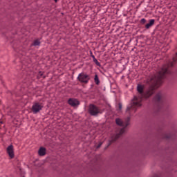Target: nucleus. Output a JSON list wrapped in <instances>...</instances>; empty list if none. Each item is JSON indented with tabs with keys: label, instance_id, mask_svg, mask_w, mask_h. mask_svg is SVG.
I'll return each mask as SVG.
<instances>
[{
	"label": "nucleus",
	"instance_id": "f257e3e1",
	"mask_svg": "<svg viewBox=\"0 0 177 177\" xmlns=\"http://www.w3.org/2000/svg\"><path fill=\"white\" fill-rule=\"evenodd\" d=\"M174 66V64L171 63L170 65L164 66L161 68V70L158 73V74L155 76L153 81L155 82L154 86H151L149 90L146 92V93H143V86L138 84L137 86V91L139 93L140 95L138 97H134V99L132 101L131 104L127 107V111H129L130 110H133L136 111V107H140L142 106V100H143V97L147 99V97H150L152 93H153L154 89L156 88H158L160 85L162 83V80L165 78V75L168 74V67Z\"/></svg>",
	"mask_w": 177,
	"mask_h": 177
},
{
	"label": "nucleus",
	"instance_id": "f03ea898",
	"mask_svg": "<svg viewBox=\"0 0 177 177\" xmlns=\"http://www.w3.org/2000/svg\"><path fill=\"white\" fill-rule=\"evenodd\" d=\"M115 122H116L117 125H118L119 127H122L123 128L121 129V130L119 132V134H117L114 137V138L112 139V142L117 140V139H118L120 138V135H122V133H124L125 128H127V127H128V125H129V122L127 121L124 122V121H122V120L121 118H116Z\"/></svg>",
	"mask_w": 177,
	"mask_h": 177
},
{
	"label": "nucleus",
	"instance_id": "7ed1b4c3",
	"mask_svg": "<svg viewBox=\"0 0 177 177\" xmlns=\"http://www.w3.org/2000/svg\"><path fill=\"white\" fill-rule=\"evenodd\" d=\"M42 107H44V105H42V104L35 102L32 106V113H34V114H37V113H39V111L42 110Z\"/></svg>",
	"mask_w": 177,
	"mask_h": 177
},
{
	"label": "nucleus",
	"instance_id": "20e7f679",
	"mask_svg": "<svg viewBox=\"0 0 177 177\" xmlns=\"http://www.w3.org/2000/svg\"><path fill=\"white\" fill-rule=\"evenodd\" d=\"M77 80L80 82H83L84 84H87V82L89 81V75L84 73H80L77 77Z\"/></svg>",
	"mask_w": 177,
	"mask_h": 177
},
{
	"label": "nucleus",
	"instance_id": "39448f33",
	"mask_svg": "<svg viewBox=\"0 0 177 177\" xmlns=\"http://www.w3.org/2000/svg\"><path fill=\"white\" fill-rule=\"evenodd\" d=\"M88 112L91 115H97L99 114V113H102L97 107H96L95 105L91 104L89 106Z\"/></svg>",
	"mask_w": 177,
	"mask_h": 177
},
{
	"label": "nucleus",
	"instance_id": "423d86ee",
	"mask_svg": "<svg viewBox=\"0 0 177 177\" xmlns=\"http://www.w3.org/2000/svg\"><path fill=\"white\" fill-rule=\"evenodd\" d=\"M7 153L11 158H13L15 157V151L13 150V145H10L7 148Z\"/></svg>",
	"mask_w": 177,
	"mask_h": 177
},
{
	"label": "nucleus",
	"instance_id": "0eeeda50",
	"mask_svg": "<svg viewBox=\"0 0 177 177\" xmlns=\"http://www.w3.org/2000/svg\"><path fill=\"white\" fill-rule=\"evenodd\" d=\"M68 102V104L73 107H75V106H78V104H80V102L76 99H69Z\"/></svg>",
	"mask_w": 177,
	"mask_h": 177
},
{
	"label": "nucleus",
	"instance_id": "6e6552de",
	"mask_svg": "<svg viewBox=\"0 0 177 177\" xmlns=\"http://www.w3.org/2000/svg\"><path fill=\"white\" fill-rule=\"evenodd\" d=\"M39 155L40 156H45L46 154V149L44 147H41L39 149Z\"/></svg>",
	"mask_w": 177,
	"mask_h": 177
},
{
	"label": "nucleus",
	"instance_id": "1a4fd4ad",
	"mask_svg": "<svg viewBox=\"0 0 177 177\" xmlns=\"http://www.w3.org/2000/svg\"><path fill=\"white\" fill-rule=\"evenodd\" d=\"M154 21H155L154 19H151L149 21V23H148L145 25V28L147 29L150 28V27H151V26L154 25Z\"/></svg>",
	"mask_w": 177,
	"mask_h": 177
},
{
	"label": "nucleus",
	"instance_id": "9d476101",
	"mask_svg": "<svg viewBox=\"0 0 177 177\" xmlns=\"http://www.w3.org/2000/svg\"><path fill=\"white\" fill-rule=\"evenodd\" d=\"M161 97H162L161 93H158L156 95L154 99H155L156 102H160L161 100Z\"/></svg>",
	"mask_w": 177,
	"mask_h": 177
},
{
	"label": "nucleus",
	"instance_id": "9b49d317",
	"mask_svg": "<svg viewBox=\"0 0 177 177\" xmlns=\"http://www.w3.org/2000/svg\"><path fill=\"white\" fill-rule=\"evenodd\" d=\"M94 81L97 85H99V84H100V81L99 80V77L97 76V75H95Z\"/></svg>",
	"mask_w": 177,
	"mask_h": 177
},
{
	"label": "nucleus",
	"instance_id": "f8f14e48",
	"mask_svg": "<svg viewBox=\"0 0 177 177\" xmlns=\"http://www.w3.org/2000/svg\"><path fill=\"white\" fill-rule=\"evenodd\" d=\"M93 59L94 63H95L97 66H100V63L99 62V61H97L96 58H95V56H93Z\"/></svg>",
	"mask_w": 177,
	"mask_h": 177
},
{
	"label": "nucleus",
	"instance_id": "ddd939ff",
	"mask_svg": "<svg viewBox=\"0 0 177 177\" xmlns=\"http://www.w3.org/2000/svg\"><path fill=\"white\" fill-rule=\"evenodd\" d=\"M40 44L39 40L37 39L34 41L33 45L34 46H39Z\"/></svg>",
	"mask_w": 177,
	"mask_h": 177
},
{
	"label": "nucleus",
	"instance_id": "4468645a",
	"mask_svg": "<svg viewBox=\"0 0 177 177\" xmlns=\"http://www.w3.org/2000/svg\"><path fill=\"white\" fill-rule=\"evenodd\" d=\"M141 23H142V24H145V23H146V19H141Z\"/></svg>",
	"mask_w": 177,
	"mask_h": 177
},
{
	"label": "nucleus",
	"instance_id": "2eb2a0df",
	"mask_svg": "<svg viewBox=\"0 0 177 177\" xmlns=\"http://www.w3.org/2000/svg\"><path fill=\"white\" fill-rule=\"evenodd\" d=\"M119 109H120V110H121V109H122V105H121V104H119Z\"/></svg>",
	"mask_w": 177,
	"mask_h": 177
},
{
	"label": "nucleus",
	"instance_id": "dca6fc26",
	"mask_svg": "<svg viewBox=\"0 0 177 177\" xmlns=\"http://www.w3.org/2000/svg\"><path fill=\"white\" fill-rule=\"evenodd\" d=\"M57 1H59V0H55V2H57Z\"/></svg>",
	"mask_w": 177,
	"mask_h": 177
}]
</instances>
